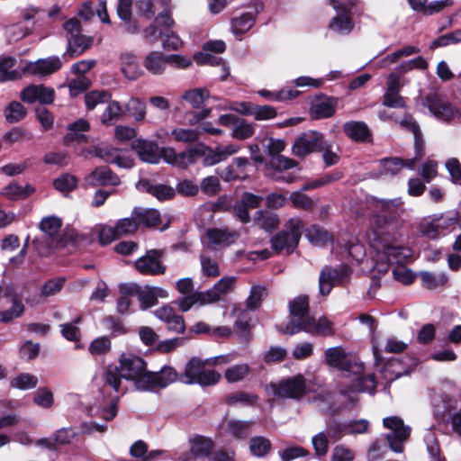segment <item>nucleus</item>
<instances>
[{
  "mask_svg": "<svg viewBox=\"0 0 461 461\" xmlns=\"http://www.w3.org/2000/svg\"><path fill=\"white\" fill-rule=\"evenodd\" d=\"M147 364L140 357L135 355H122L120 366H108L103 375L105 384L112 387L115 392L124 393L125 390L121 389L122 378L134 382L135 388L141 391L140 383L148 378Z\"/></svg>",
  "mask_w": 461,
  "mask_h": 461,
  "instance_id": "1",
  "label": "nucleus"
},
{
  "mask_svg": "<svg viewBox=\"0 0 461 461\" xmlns=\"http://www.w3.org/2000/svg\"><path fill=\"white\" fill-rule=\"evenodd\" d=\"M54 89L41 85H31L25 87L21 93V99L30 104L39 101L41 104H50L54 101Z\"/></svg>",
  "mask_w": 461,
  "mask_h": 461,
  "instance_id": "17",
  "label": "nucleus"
},
{
  "mask_svg": "<svg viewBox=\"0 0 461 461\" xmlns=\"http://www.w3.org/2000/svg\"><path fill=\"white\" fill-rule=\"evenodd\" d=\"M249 448L254 456L262 457L271 449V442L264 437H253L249 441Z\"/></svg>",
  "mask_w": 461,
  "mask_h": 461,
  "instance_id": "54",
  "label": "nucleus"
},
{
  "mask_svg": "<svg viewBox=\"0 0 461 461\" xmlns=\"http://www.w3.org/2000/svg\"><path fill=\"white\" fill-rule=\"evenodd\" d=\"M438 229H441L440 223L437 218H425L420 223V231L423 236L434 240L438 237Z\"/></svg>",
  "mask_w": 461,
  "mask_h": 461,
  "instance_id": "59",
  "label": "nucleus"
},
{
  "mask_svg": "<svg viewBox=\"0 0 461 461\" xmlns=\"http://www.w3.org/2000/svg\"><path fill=\"white\" fill-rule=\"evenodd\" d=\"M267 295V290L265 286H252L249 296L246 301L247 308L252 311L258 309L260 306L263 298Z\"/></svg>",
  "mask_w": 461,
  "mask_h": 461,
  "instance_id": "55",
  "label": "nucleus"
},
{
  "mask_svg": "<svg viewBox=\"0 0 461 461\" xmlns=\"http://www.w3.org/2000/svg\"><path fill=\"white\" fill-rule=\"evenodd\" d=\"M39 379L29 373H21L10 381V386L19 390H30L37 386Z\"/></svg>",
  "mask_w": 461,
  "mask_h": 461,
  "instance_id": "41",
  "label": "nucleus"
},
{
  "mask_svg": "<svg viewBox=\"0 0 461 461\" xmlns=\"http://www.w3.org/2000/svg\"><path fill=\"white\" fill-rule=\"evenodd\" d=\"M91 86L90 79L86 76H77L68 83L69 93L71 96H77Z\"/></svg>",
  "mask_w": 461,
  "mask_h": 461,
  "instance_id": "64",
  "label": "nucleus"
},
{
  "mask_svg": "<svg viewBox=\"0 0 461 461\" xmlns=\"http://www.w3.org/2000/svg\"><path fill=\"white\" fill-rule=\"evenodd\" d=\"M54 187L61 193H68L77 185V179L70 174H63L53 181Z\"/></svg>",
  "mask_w": 461,
  "mask_h": 461,
  "instance_id": "56",
  "label": "nucleus"
},
{
  "mask_svg": "<svg viewBox=\"0 0 461 461\" xmlns=\"http://www.w3.org/2000/svg\"><path fill=\"white\" fill-rule=\"evenodd\" d=\"M125 110L137 122H141L146 117V104L139 97H131L125 104Z\"/></svg>",
  "mask_w": 461,
  "mask_h": 461,
  "instance_id": "45",
  "label": "nucleus"
},
{
  "mask_svg": "<svg viewBox=\"0 0 461 461\" xmlns=\"http://www.w3.org/2000/svg\"><path fill=\"white\" fill-rule=\"evenodd\" d=\"M256 123L240 117L231 131V137L239 140L250 139L256 133Z\"/></svg>",
  "mask_w": 461,
  "mask_h": 461,
  "instance_id": "33",
  "label": "nucleus"
},
{
  "mask_svg": "<svg viewBox=\"0 0 461 461\" xmlns=\"http://www.w3.org/2000/svg\"><path fill=\"white\" fill-rule=\"evenodd\" d=\"M209 97V91L206 88H194L185 91L182 99L188 102L193 108L202 107L204 101Z\"/></svg>",
  "mask_w": 461,
  "mask_h": 461,
  "instance_id": "40",
  "label": "nucleus"
},
{
  "mask_svg": "<svg viewBox=\"0 0 461 461\" xmlns=\"http://www.w3.org/2000/svg\"><path fill=\"white\" fill-rule=\"evenodd\" d=\"M132 217L136 219L138 226L143 225L147 228H155L161 223L160 212L153 208L134 207Z\"/></svg>",
  "mask_w": 461,
  "mask_h": 461,
  "instance_id": "21",
  "label": "nucleus"
},
{
  "mask_svg": "<svg viewBox=\"0 0 461 461\" xmlns=\"http://www.w3.org/2000/svg\"><path fill=\"white\" fill-rule=\"evenodd\" d=\"M350 274L351 270L347 266H341L338 269L330 267H323L319 277L320 294L323 296H327L334 285H344Z\"/></svg>",
  "mask_w": 461,
  "mask_h": 461,
  "instance_id": "11",
  "label": "nucleus"
},
{
  "mask_svg": "<svg viewBox=\"0 0 461 461\" xmlns=\"http://www.w3.org/2000/svg\"><path fill=\"white\" fill-rule=\"evenodd\" d=\"M312 335L327 336L331 334V322L325 317L316 320L313 316L308 319L306 325L303 326V330Z\"/></svg>",
  "mask_w": 461,
  "mask_h": 461,
  "instance_id": "31",
  "label": "nucleus"
},
{
  "mask_svg": "<svg viewBox=\"0 0 461 461\" xmlns=\"http://www.w3.org/2000/svg\"><path fill=\"white\" fill-rule=\"evenodd\" d=\"M206 366H211V360H202L199 357H192L185 366L184 373L180 380L186 384H197L202 386H210L217 384L221 379V375L211 369H206Z\"/></svg>",
  "mask_w": 461,
  "mask_h": 461,
  "instance_id": "3",
  "label": "nucleus"
},
{
  "mask_svg": "<svg viewBox=\"0 0 461 461\" xmlns=\"http://www.w3.org/2000/svg\"><path fill=\"white\" fill-rule=\"evenodd\" d=\"M93 44V38L83 35L69 36L68 40V50L65 54L70 58L78 56L89 49Z\"/></svg>",
  "mask_w": 461,
  "mask_h": 461,
  "instance_id": "27",
  "label": "nucleus"
},
{
  "mask_svg": "<svg viewBox=\"0 0 461 461\" xmlns=\"http://www.w3.org/2000/svg\"><path fill=\"white\" fill-rule=\"evenodd\" d=\"M300 92L291 88H284L276 92H272L268 90H259L258 95L262 97L277 102H284L287 100H292L299 95Z\"/></svg>",
  "mask_w": 461,
  "mask_h": 461,
  "instance_id": "42",
  "label": "nucleus"
},
{
  "mask_svg": "<svg viewBox=\"0 0 461 461\" xmlns=\"http://www.w3.org/2000/svg\"><path fill=\"white\" fill-rule=\"evenodd\" d=\"M403 167L413 168L414 159H402L400 158H385L380 161V170L383 175L394 176Z\"/></svg>",
  "mask_w": 461,
  "mask_h": 461,
  "instance_id": "23",
  "label": "nucleus"
},
{
  "mask_svg": "<svg viewBox=\"0 0 461 461\" xmlns=\"http://www.w3.org/2000/svg\"><path fill=\"white\" fill-rule=\"evenodd\" d=\"M326 145L324 135L316 131H308L297 137L293 144V154L298 158H305L312 152H319Z\"/></svg>",
  "mask_w": 461,
  "mask_h": 461,
  "instance_id": "9",
  "label": "nucleus"
},
{
  "mask_svg": "<svg viewBox=\"0 0 461 461\" xmlns=\"http://www.w3.org/2000/svg\"><path fill=\"white\" fill-rule=\"evenodd\" d=\"M118 149H113L106 144H97L88 149V154L99 158L100 159L111 163L115 159V153Z\"/></svg>",
  "mask_w": 461,
  "mask_h": 461,
  "instance_id": "49",
  "label": "nucleus"
},
{
  "mask_svg": "<svg viewBox=\"0 0 461 461\" xmlns=\"http://www.w3.org/2000/svg\"><path fill=\"white\" fill-rule=\"evenodd\" d=\"M34 192V188L31 185H26L24 187L16 183H11L5 186L0 194L10 200H18L26 198L28 195Z\"/></svg>",
  "mask_w": 461,
  "mask_h": 461,
  "instance_id": "36",
  "label": "nucleus"
},
{
  "mask_svg": "<svg viewBox=\"0 0 461 461\" xmlns=\"http://www.w3.org/2000/svg\"><path fill=\"white\" fill-rule=\"evenodd\" d=\"M90 186L118 185L120 178L108 167L102 166L94 169L85 178Z\"/></svg>",
  "mask_w": 461,
  "mask_h": 461,
  "instance_id": "18",
  "label": "nucleus"
},
{
  "mask_svg": "<svg viewBox=\"0 0 461 461\" xmlns=\"http://www.w3.org/2000/svg\"><path fill=\"white\" fill-rule=\"evenodd\" d=\"M249 370L247 364L234 365L226 369L224 376L229 383H237L243 380L249 375Z\"/></svg>",
  "mask_w": 461,
  "mask_h": 461,
  "instance_id": "52",
  "label": "nucleus"
},
{
  "mask_svg": "<svg viewBox=\"0 0 461 461\" xmlns=\"http://www.w3.org/2000/svg\"><path fill=\"white\" fill-rule=\"evenodd\" d=\"M15 63L16 59L14 57H0V80L6 81L18 78L19 72L12 70Z\"/></svg>",
  "mask_w": 461,
  "mask_h": 461,
  "instance_id": "46",
  "label": "nucleus"
},
{
  "mask_svg": "<svg viewBox=\"0 0 461 461\" xmlns=\"http://www.w3.org/2000/svg\"><path fill=\"white\" fill-rule=\"evenodd\" d=\"M453 5L452 0H435L427 5V2H416L412 1L411 7L416 11L423 14L424 15H432L439 13L446 7Z\"/></svg>",
  "mask_w": 461,
  "mask_h": 461,
  "instance_id": "30",
  "label": "nucleus"
},
{
  "mask_svg": "<svg viewBox=\"0 0 461 461\" xmlns=\"http://www.w3.org/2000/svg\"><path fill=\"white\" fill-rule=\"evenodd\" d=\"M167 55H164L160 51H151L143 60L145 68L153 75H161L167 64Z\"/></svg>",
  "mask_w": 461,
  "mask_h": 461,
  "instance_id": "24",
  "label": "nucleus"
},
{
  "mask_svg": "<svg viewBox=\"0 0 461 461\" xmlns=\"http://www.w3.org/2000/svg\"><path fill=\"white\" fill-rule=\"evenodd\" d=\"M402 204L403 202L401 198L375 200V207L380 212L389 215L397 214L400 211H402Z\"/></svg>",
  "mask_w": 461,
  "mask_h": 461,
  "instance_id": "47",
  "label": "nucleus"
},
{
  "mask_svg": "<svg viewBox=\"0 0 461 461\" xmlns=\"http://www.w3.org/2000/svg\"><path fill=\"white\" fill-rule=\"evenodd\" d=\"M189 452L182 453L178 456L179 461H204L210 460L214 449V442L212 438L195 435L189 438Z\"/></svg>",
  "mask_w": 461,
  "mask_h": 461,
  "instance_id": "8",
  "label": "nucleus"
},
{
  "mask_svg": "<svg viewBox=\"0 0 461 461\" xmlns=\"http://www.w3.org/2000/svg\"><path fill=\"white\" fill-rule=\"evenodd\" d=\"M420 277L423 287L429 290L444 286L448 280L445 273H430L428 271H421Z\"/></svg>",
  "mask_w": 461,
  "mask_h": 461,
  "instance_id": "34",
  "label": "nucleus"
},
{
  "mask_svg": "<svg viewBox=\"0 0 461 461\" xmlns=\"http://www.w3.org/2000/svg\"><path fill=\"white\" fill-rule=\"evenodd\" d=\"M9 296L12 297L13 305L10 309L0 312V321L5 323H8L13 320L21 317L24 312V305L23 302L17 298L14 290L13 295Z\"/></svg>",
  "mask_w": 461,
  "mask_h": 461,
  "instance_id": "38",
  "label": "nucleus"
},
{
  "mask_svg": "<svg viewBox=\"0 0 461 461\" xmlns=\"http://www.w3.org/2000/svg\"><path fill=\"white\" fill-rule=\"evenodd\" d=\"M206 235L209 243L214 249L228 247L240 238V233L237 230L228 228H212L207 230Z\"/></svg>",
  "mask_w": 461,
  "mask_h": 461,
  "instance_id": "19",
  "label": "nucleus"
},
{
  "mask_svg": "<svg viewBox=\"0 0 461 461\" xmlns=\"http://www.w3.org/2000/svg\"><path fill=\"white\" fill-rule=\"evenodd\" d=\"M306 238L314 245L323 246L331 240V235L322 227L312 225L306 230Z\"/></svg>",
  "mask_w": 461,
  "mask_h": 461,
  "instance_id": "39",
  "label": "nucleus"
},
{
  "mask_svg": "<svg viewBox=\"0 0 461 461\" xmlns=\"http://www.w3.org/2000/svg\"><path fill=\"white\" fill-rule=\"evenodd\" d=\"M178 377L179 375L174 367L165 366L158 372H149L148 378L140 382V385L141 391H153L157 388H166Z\"/></svg>",
  "mask_w": 461,
  "mask_h": 461,
  "instance_id": "13",
  "label": "nucleus"
},
{
  "mask_svg": "<svg viewBox=\"0 0 461 461\" xmlns=\"http://www.w3.org/2000/svg\"><path fill=\"white\" fill-rule=\"evenodd\" d=\"M342 131L347 137L355 142L366 143L372 140L371 131L364 122H347L343 124Z\"/></svg>",
  "mask_w": 461,
  "mask_h": 461,
  "instance_id": "20",
  "label": "nucleus"
},
{
  "mask_svg": "<svg viewBox=\"0 0 461 461\" xmlns=\"http://www.w3.org/2000/svg\"><path fill=\"white\" fill-rule=\"evenodd\" d=\"M164 252L160 249H149L135 262V268L147 276H158L165 274L167 267L163 264Z\"/></svg>",
  "mask_w": 461,
  "mask_h": 461,
  "instance_id": "12",
  "label": "nucleus"
},
{
  "mask_svg": "<svg viewBox=\"0 0 461 461\" xmlns=\"http://www.w3.org/2000/svg\"><path fill=\"white\" fill-rule=\"evenodd\" d=\"M325 361L332 367L342 371H352L356 376L353 379L351 390L355 392H371L375 388V383L373 375H360L358 373L362 370L361 366L352 363L343 348L334 347L326 349Z\"/></svg>",
  "mask_w": 461,
  "mask_h": 461,
  "instance_id": "2",
  "label": "nucleus"
},
{
  "mask_svg": "<svg viewBox=\"0 0 461 461\" xmlns=\"http://www.w3.org/2000/svg\"><path fill=\"white\" fill-rule=\"evenodd\" d=\"M122 72L130 80H136L142 74L137 57L133 53H122L120 57Z\"/></svg>",
  "mask_w": 461,
  "mask_h": 461,
  "instance_id": "22",
  "label": "nucleus"
},
{
  "mask_svg": "<svg viewBox=\"0 0 461 461\" xmlns=\"http://www.w3.org/2000/svg\"><path fill=\"white\" fill-rule=\"evenodd\" d=\"M131 149L143 162L157 164L160 160L159 148L154 141L136 139L131 142Z\"/></svg>",
  "mask_w": 461,
  "mask_h": 461,
  "instance_id": "16",
  "label": "nucleus"
},
{
  "mask_svg": "<svg viewBox=\"0 0 461 461\" xmlns=\"http://www.w3.org/2000/svg\"><path fill=\"white\" fill-rule=\"evenodd\" d=\"M240 149V146L237 144H228L223 147H217L212 154L208 158L210 164H217L222 160H225L230 156L236 154Z\"/></svg>",
  "mask_w": 461,
  "mask_h": 461,
  "instance_id": "53",
  "label": "nucleus"
},
{
  "mask_svg": "<svg viewBox=\"0 0 461 461\" xmlns=\"http://www.w3.org/2000/svg\"><path fill=\"white\" fill-rule=\"evenodd\" d=\"M114 228L121 238L122 236L133 234L138 230V223L136 219L131 215L130 218L119 220Z\"/></svg>",
  "mask_w": 461,
  "mask_h": 461,
  "instance_id": "63",
  "label": "nucleus"
},
{
  "mask_svg": "<svg viewBox=\"0 0 461 461\" xmlns=\"http://www.w3.org/2000/svg\"><path fill=\"white\" fill-rule=\"evenodd\" d=\"M270 387L276 398L300 399L306 393L305 379L302 375L283 379L277 384H271Z\"/></svg>",
  "mask_w": 461,
  "mask_h": 461,
  "instance_id": "10",
  "label": "nucleus"
},
{
  "mask_svg": "<svg viewBox=\"0 0 461 461\" xmlns=\"http://www.w3.org/2000/svg\"><path fill=\"white\" fill-rule=\"evenodd\" d=\"M61 225V220L55 216L46 217L41 221V230L51 239L50 247L61 249L68 247L69 244L77 245L78 235L75 230H68L59 236Z\"/></svg>",
  "mask_w": 461,
  "mask_h": 461,
  "instance_id": "6",
  "label": "nucleus"
},
{
  "mask_svg": "<svg viewBox=\"0 0 461 461\" xmlns=\"http://www.w3.org/2000/svg\"><path fill=\"white\" fill-rule=\"evenodd\" d=\"M286 230L278 232L271 240L272 249L276 253L291 254L297 247L303 228V221L298 218H291L285 223Z\"/></svg>",
  "mask_w": 461,
  "mask_h": 461,
  "instance_id": "4",
  "label": "nucleus"
},
{
  "mask_svg": "<svg viewBox=\"0 0 461 461\" xmlns=\"http://www.w3.org/2000/svg\"><path fill=\"white\" fill-rule=\"evenodd\" d=\"M383 425L391 430L386 435L390 448L401 453L403 451V443L406 442L411 434V428L404 425L403 420L397 416L386 417L383 420Z\"/></svg>",
  "mask_w": 461,
  "mask_h": 461,
  "instance_id": "7",
  "label": "nucleus"
},
{
  "mask_svg": "<svg viewBox=\"0 0 461 461\" xmlns=\"http://www.w3.org/2000/svg\"><path fill=\"white\" fill-rule=\"evenodd\" d=\"M139 185L142 186L149 194L158 200L170 199L175 195V190L166 185H151L148 181H143Z\"/></svg>",
  "mask_w": 461,
  "mask_h": 461,
  "instance_id": "37",
  "label": "nucleus"
},
{
  "mask_svg": "<svg viewBox=\"0 0 461 461\" xmlns=\"http://www.w3.org/2000/svg\"><path fill=\"white\" fill-rule=\"evenodd\" d=\"M289 321L280 328L285 334L294 335L303 330L308 319L312 316L310 314L309 298L307 295H298L289 302Z\"/></svg>",
  "mask_w": 461,
  "mask_h": 461,
  "instance_id": "5",
  "label": "nucleus"
},
{
  "mask_svg": "<svg viewBox=\"0 0 461 461\" xmlns=\"http://www.w3.org/2000/svg\"><path fill=\"white\" fill-rule=\"evenodd\" d=\"M258 400V396L246 392H235L226 397V403L228 405L235 406H250L253 405Z\"/></svg>",
  "mask_w": 461,
  "mask_h": 461,
  "instance_id": "48",
  "label": "nucleus"
},
{
  "mask_svg": "<svg viewBox=\"0 0 461 461\" xmlns=\"http://www.w3.org/2000/svg\"><path fill=\"white\" fill-rule=\"evenodd\" d=\"M267 148L270 157L269 164L273 169L281 172L297 167V162L294 159L280 154L285 148V143L283 140L270 139Z\"/></svg>",
  "mask_w": 461,
  "mask_h": 461,
  "instance_id": "14",
  "label": "nucleus"
},
{
  "mask_svg": "<svg viewBox=\"0 0 461 461\" xmlns=\"http://www.w3.org/2000/svg\"><path fill=\"white\" fill-rule=\"evenodd\" d=\"M311 111L316 119L330 118L335 113V104L329 99L319 100L312 104Z\"/></svg>",
  "mask_w": 461,
  "mask_h": 461,
  "instance_id": "44",
  "label": "nucleus"
},
{
  "mask_svg": "<svg viewBox=\"0 0 461 461\" xmlns=\"http://www.w3.org/2000/svg\"><path fill=\"white\" fill-rule=\"evenodd\" d=\"M66 279L64 277H58L46 281L41 289V296L50 297L59 294L65 285Z\"/></svg>",
  "mask_w": 461,
  "mask_h": 461,
  "instance_id": "60",
  "label": "nucleus"
},
{
  "mask_svg": "<svg viewBox=\"0 0 461 461\" xmlns=\"http://www.w3.org/2000/svg\"><path fill=\"white\" fill-rule=\"evenodd\" d=\"M251 425V421L234 419H225L222 421V429L224 431L235 438H247Z\"/></svg>",
  "mask_w": 461,
  "mask_h": 461,
  "instance_id": "26",
  "label": "nucleus"
},
{
  "mask_svg": "<svg viewBox=\"0 0 461 461\" xmlns=\"http://www.w3.org/2000/svg\"><path fill=\"white\" fill-rule=\"evenodd\" d=\"M32 30L23 25L22 23H15L5 27V37L8 42H16L25 36L31 34Z\"/></svg>",
  "mask_w": 461,
  "mask_h": 461,
  "instance_id": "50",
  "label": "nucleus"
},
{
  "mask_svg": "<svg viewBox=\"0 0 461 461\" xmlns=\"http://www.w3.org/2000/svg\"><path fill=\"white\" fill-rule=\"evenodd\" d=\"M62 66V61L59 57H49L47 59H39L32 64L30 70L34 75L47 76L59 70Z\"/></svg>",
  "mask_w": 461,
  "mask_h": 461,
  "instance_id": "25",
  "label": "nucleus"
},
{
  "mask_svg": "<svg viewBox=\"0 0 461 461\" xmlns=\"http://www.w3.org/2000/svg\"><path fill=\"white\" fill-rule=\"evenodd\" d=\"M231 32L235 35H242L249 32L255 23V14L246 13L231 20Z\"/></svg>",
  "mask_w": 461,
  "mask_h": 461,
  "instance_id": "35",
  "label": "nucleus"
},
{
  "mask_svg": "<svg viewBox=\"0 0 461 461\" xmlns=\"http://www.w3.org/2000/svg\"><path fill=\"white\" fill-rule=\"evenodd\" d=\"M111 98V95L105 91H92L90 93H87L85 96V102L86 108L88 110H93L95 108V106L99 104L106 103Z\"/></svg>",
  "mask_w": 461,
  "mask_h": 461,
  "instance_id": "61",
  "label": "nucleus"
},
{
  "mask_svg": "<svg viewBox=\"0 0 461 461\" xmlns=\"http://www.w3.org/2000/svg\"><path fill=\"white\" fill-rule=\"evenodd\" d=\"M254 221L260 229L271 231L277 227L279 220L276 214L268 212L258 211L255 214Z\"/></svg>",
  "mask_w": 461,
  "mask_h": 461,
  "instance_id": "43",
  "label": "nucleus"
},
{
  "mask_svg": "<svg viewBox=\"0 0 461 461\" xmlns=\"http://www.w3.org/2000/svg\"><path fill=\"white\" fill-rule=\"evenodd\" d=\"M167 292L159 287L145 286L140 288L138 299L143 309L152 307L158 303V297H166Z\"/></svg>",
  "mask_w": 461,
  "mask_h": 461,
  "instance_id": "29",
  "label": "nucleus"
},
{
  "mask_svg": "<svg viewBox=\"0 0 461 461\" xmlns=\"http://www.w3.org/2000/svg\"><path fill=\"white\" fill-rule=\"evenodd\" d=\"M354 27L351 18L345 14H339L332 19L330 28L339 33H348Z\"/></svg>",
  "mask_w": 461,
  "mask_h": 461,
  "instance_id": "58",
  "label": "nucleus"
},
{
  "mask_svg": "<svg viewBox=\"0 0 461 461\" xmlns=\"http://www.w3.org/2000/svg\"><path fill=\"white\" fill-rule=\"evenodd\" d=\"M312 444L316 456L322 457L327 455L329 450V437L324 431L313 436Z\"/></svg>",
  "mask_w": 461,
  "mask_h": 461,
  "instance_id": "62",
  "label": "nucleus"
},
{
  "mask_svg": "<svg viewBox=\"0 0 461 461\" xmlns=\"http://www.w3.org/2000/svg\"><path fill=\"white\" fill-rule=\"evenodd\" d=\"M289 200L294 208L305 211L312 210L316 203L312 198L299 190L293 192L290 194Z\"/></svg>",
  "mask_w": 461,
  "mask_h": 461,
  "instance_id": "51",
  "label": "nucleus"
},
{
  "mask_svg": "<svg viewBox=\"0 0 461 461\" xmlns=\"http://www.w3.org/2000/svg\"><path fill=\"white\" fill-rule=\"evenodd\" d=\"M424 104L438 119L446 122L455 120L460 116L457 109L449 103L440 100L435 95H427L424 99Z\"/></svg>",
  "mask_w": 461,
  "mask_h": 461,
  "instance_id": "15",
  "label": "nucleus"
},
{
  "mask_svg": "<svg viewBox=\"0 0 461 461\" xmlns=\"http://www.w3.org/2000/svg\"><path fill=\"white\" fill-rule=\"evenodd\" d=\"M5 119L10 123L17 122L26 115V109L19 102H12L5 111Z\"/></svg>",
  "mask_w": 461,
  "mask_h": 461,
  "instance_id": "57",
  "label": "nucleus"
},
{
  "mask_svg": "<svg viewBox=\"0 0 461 461\" xmlns=\"http://www.w3.org/2000/svg\"><path fill=\"white\" fill-rule=\"evenodd\" d=\"M194 61L198 65L221 66V75L220 78L224 81L230 75V68L221 58L216 57L209 53L199 52L194 57Z\"/></svg>",
  "mask_w": 461,
  "mask_h": 461,
  "instance_id": "32",
  "label": "nucleus"
},
{
  "mask_svg": "<svg viewBox=\"0 0 461 461\" xmlns=\"http://www.w3.org/2000/svg\"><path fill=\"white\" fill-rule=\"evenodd\" d=\"M384 256L388 264L403 265L411 257V250L405 247L387 245L384 248Z\"/></svg>",
  "mask_w": 461,
  "mask_h": 461,
  "instance_id": "28",
  "label": "nucleus"
}]
</instances>
